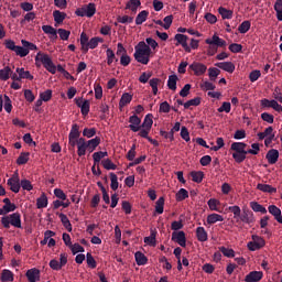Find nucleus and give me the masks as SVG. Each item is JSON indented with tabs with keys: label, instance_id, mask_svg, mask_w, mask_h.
I'll use <instances>...</instances> for the list:
<instances>
[{
	"label": "nucleus",
	"instance_id": "obj_1",
	"mask_svg": "<svg viewBox=\"0 0 282 282\" xmlns=\"http://www.w3.org/2000/svg\"><path fill=\"white\" fill-rule=\"evenodd\" d=\"M159 47V44L155 40H152V37H148L144 41H140L137 46H134V53L133 57L134 61L142 65H148L151 58L152 50H156Z\"/></svg>",
	"mask_w": 282,
	"mask_h": 282
},
{
	"label": "nucleus",
	"instance_id": "obj_2",
	"mask_svg": "<svg viewBox=\"0 0 282 282\" xmlns=\"http://www.w3.org/2000/svg\"><path fill=\"white\" fill-rule=\"evenodd\" d=\"M22 46L15 45V42L12 40L4 41V47L7 50L14 52L17 56H20V58H23L29 55L30 51H37V46L34 43H31L26 40L21 41Z\"/></svg>",
	"mask_w": 282,
	"mask_h": 282
},
{
	"label": "nucleus",
	"instance_id": "obj_3",
	"mask_svg": "<svg viewBox=\"0 0 282 282\" xmlns=\"http://www.w3.org/2000/svg\"><path fill=\"white\" fill-rule=\"evenodd\" d=\"M245 149H247V143L243 142H234L230 144V151H234L232 159L236 163L241 164L247 159L249 153Z\"/></svg>",
	"mask_w": 282,
	"mask_h": 282
},
{
	"label": "nucleus",
	"instance_id": "obj_4",
	"mask_svg": "<svg viewBox=\"0 0 282 282\" xmlns=\"http://www.w3.org/2000/svg\"><path fill=\"white\" fill-rule=\"evenodd\" d=\"M43 66L47 73L55 75V64H53L52 58H50L48 54L40 52L35 54V67Z\"/></svg>",
	"mask_w": 282,
	"mask_h": 282
},
{
	"label": "nucleus",
	"instance_id": "obj_5",
	"mask_svg": "<svg viewBox=\"0 0 282 282\" xmlns=\"http://www.w3.org/2000/svg\"><path fill=\"white\" fill-rule=\"evenodd\" d=\"M2 227L6 229H10V226H13L14 228L22 229V221L20 213H13L9 216H4L1 218Z\"/></svg>",
	"mask_w": 282,
	"mask_h": 282
},
{
	"label": "nucleus",
	"instance_id": "obj_6",
	"mask_svg": "<svg viewBox=\"0 0 282 282\" xmlns=\"http://www.w3.org/2000/svg\"><path fill=\"white\" fill-rule=\"evenodd\" d=\"M265 246V240H263L262 237H259L258 235L251 236V241L248 242L247 248L251 252H256L257 250H260Z\"/></svg>",
	"mask_w": 282,
	"mask_h": 282
},
{
	"label": "nucleus",
	"instance_id": "obj_7",
	"mask_svg": "<svg viewBox=\"0 0 282 282\" xmlns=\"http://www.w3.org/2000/svg\"><path fill=\"white\" fill-rule=\"evenodd\" d=\"M236 219V224H247V225H252L256 223V218L253 217V213L249 209H242V214H239L238 218Z\"/></svg>",
	"mask_w": 282,
	"mask_h": 282
},
{
	"label": "nucleus",
	"instance_id": "obj_8",
	"mask_svg": "<svg viewBox=\"0 0 282 282\" xmlns=\"http://www.w3.org/2000/svg\"><path fill=\"white\" fill-rule=\"evenodd\" d=\"M128 122H130V126H128V129L131 130V132H139L141 129L142 120L137 115L130 116Z\"/></svg>",
	"mask_w": 282,
	"mask_h": 282
},
{
	"label": "nucleus",
	"instance_id": "obj_9",
	"mask_svg": "<svg viewBox=\"0 0 282 282\" xmlns=\"http://www.w3.org/2000/svg\"><path fill=\"white\" fill-rule=\"evenodd\" d=\"M205 43H206V45H209L210 47H226L227 46L226 41H224L223 39H220L217 35H214L212 37V40L210 39L205 40Z\"/></svg>",
	"mask_w": 282,
	"mask_h": 282
},
{
	"label": "nucleus",
	"instance_id": "obj_10",
	"mask_svg": "<svg viewBox=\"0 0 282 282\" xmlns=\"http://www.w3.org/2000/svg\"><path fill=\"white\" fill-rule=\"evenodd\" d=\"M189 40V37L187 35L184 34H176L175 35V41H176V45H181L182 47H184V51L187 53H191V47L189 44H187V41Z\"/></svg>",
	"mask_w": 282,
	"mask_h": 282
},
{
	"label": "nucleus",
	"instance_id": "obj_11",
	"mask_svg": "<svg viewBox=\"0 0 282 282\" xmlns=\"http://www.w3.org/2000/svg\"><path fill=\"white\" fill-rule=\"evenodd\" d=\"M76 106L79 107L80 109V115L83 116H88L89 113V100L85 99V101H83V98H76Z\"/></svg>",
	"mask_w": 282,
	"mask_h": 282
},
{
	"label": "nucleus",
	"instance_id": "obj_12",
	"mask_svg": "<svg viewBox=\"0 0 282 282\" xmlns=\"http://www.w3.org/2000/svg\"><path fill=\"white\" fill-rule=\"evenodd\" d=\"M188 69L194 72V75H196V76H202L206 73L205 64H202V63H198V62L192 63L191 66H188Z\"/></svg>",
	"mask_w": 282,
	"mask_h": 282
},
{
	"label": "nucleus",
	"instance_id": "obj_13",
	"mask_svg": "<svg viewBox=\"0 0 282 282\" xmlns=\"http://www.w3.org/2000/svg\"><path fill=\"white\" fill-rule=\"evenodd\" d=\"M172 241H175L182 248L186 246L185 232L184 231H173Z\"/></svg>",
	"mask_w": 282,
	"mask_h": 282
},
{
	"label": "nucleus",
	"instance_id": "obj_14",
	"mask_svg": "<svg viewBox=\"0 0 282 282\" xmlns=\"http://www.w3.org/2000/svg\"><path fill=\"white\" fill-rule=\"evenodd\" d=\"M260 104H261L262 107H268V108L274 109V111H278V112L282 111L281 105L278 104V101L274 100V99H272V100L262 99Z\"/></svg>",
	"mask_w": 282,
	"mask_h": 282
},
{
	"label": "nucleus",
	"instance_id": "obj_15",
	"mask_svg": "<svg viewBox=\"0 0 282 282\" xmlns=\"http://www.w3.org/2000/svg\"><path fill=\"white\" fill-rule=\"evenodd\" d=\"M267 210L269 212V214H271V216L274 217V219H275V221H278V224L282 225L281 209L278 208L276 205H269Z\"/></svg>",
	"mask_w": 282,
	"mask_h": 282
},
{
	"label": "nucleus",
	"instance_id": "obj_16",
	"mask_svg": "<svg viewBox=\"0 0 282 282\" xmlns=\"http://www.w3.org/2000/svg\"><path fill=\"white\" fill-rule=\"evenodd\" d=\"M25 276L29 282H37L40 281V270L36 268L29 269L26 270Z\"/></svg>",
	"mask_w": 282,
	"mask_h": 282
},
{
	"label": "nucleus",
	"instance_id": "obj_17",
	"mask_svg": "<svg viewBox=\"0 0 282 282\" xmlns=\"http://www.w3.org/2000/svg\"><path fill=\"white\" fill-rule=\"evenodd\" d=\"M262 278V271H251L247 276H245V282H260Z\"/></svg>",
	"mask_w": 282,
	"mask_h": 282
},
{
	"label": "nucleus",
	"instance_id": "obj_18",
	"mask_svg": "<svg viewBox=\"0 0 282 282\" xmlns=\"http://www.w3.org/2000/svg\"><path fill=\"white\" fill-rule=\"evenodd\" d=\"M215 67H218L219 69L227 72L229 74L235 73L236 66L232 64V62H220L215 64Z\"/></svg>",
	"mask_w": 282,
	"mask_h": 282
},
{
	"label": "nucleus",
	"instance_id": "obj_19",
	"mask_svg": "<svg viewBox=\"0 0 282 282\" xmlns=\"http://www.w3.org/2000/svg\"><path fill=\"white\" fill-rule=\"evenodd\" d=\"M265 159L269 164H276L278 159H280V152L278 150H269L267 151Z\"/></svg>",
	"mask_w": 282,
	"mask_h": 282
},
{
	"label": "nucleus",
	"instance_id": "obj_20",
	"mask_svg": "<svg viewBox=\"0 0 282 282\" xmlns=\"http://www.w3.org/2000/svg\"><path fill=\"white\" fill-rule=\"evenodd\" d=\"M35 206L37 209H43L48 207V197L45 193H42L40 198L36 199Z\"/></svg>",
	"mask_w": 282,
	"mask_h": 282
},
{
	"label": "nucleus",
	"instance_id": "obj_21",
	"mask_svg": "<svg viewBox=\"0 0 282 282\" xmlns=\"http://www.w3.org/2000/svg\"><path fill=\"white\" fill-rule=\"evenodd\" d=\"M134 261L137 265L142 267L148 264V257L144 256L141 251L134 252Z\"/></svg>",
	"mask_w": 282,
	"mask_h": 282
},
{
	"label": "nucleus",
	"instance_id": "obj_22",
	"mask_svg": "<svg viewBox=\"0 0 282 282\" xmlns=\"http://www.w3.org/2000/svg\"><path fill=\"white\" fill-rule=\"evenodd\" d=\"M196 238L199 242H206L208 240V234L206 232L204 227L196 228Z\"/></svg>",
	"mask_w": 282,
	"mask_h": 282
},
{
	"label": "nucleus",
	"instance_id": "obj_23",
	"mask_svg": "<svg viewBox=\"0 0 282 282\" xmlns=\"http://www.w3.org/2000/svg\"><path fill=\"white\" fill-rule=\"evenodd\" d=\"M177 80H178V77L176 74L170 75L167 77V89L173 91L177 90Z\"/></svg>",
	"mask_w": 282,
	"mask_h": 282
},
{
	"label": "nucleus",
	"instance_id": "obj_24",
	"mask_svg": "<svg viewBox=\"0 0 282 282\" xmlns=\"http://www.w3.org/2000/svg\"><path fill=\"white\" fill-rule=\"evenodd\" d=\"M99 144H100V138L95 137L91 140L87 141V144L85 145L88 148L89 153H94L95 149H97Z\"/></svg>",
	"mask_w": 282,
	"mask_h": 282
},
{
	"label": "nucleus",
	"instance_id": "obj_25",
	"mask_svg": "<svg viewBox=\"0 0 282 282\" xmlns=\"http://www.w3.org/2000/svg\"><path fill=\"white\" fill-rule=\"evenodd\" d=\"M156 229H151V236L143 238V242L148 246L156 247Z\"/></svg>",
	"mask_w": 282,
	"mask_h": 282
},
{
	"label": "nucleus",
	"instance_id": "obj_26",
	"mask_svg": "<svg viewBox=\"0 0 282 282\" xmlns=\"http://www.w3.org/2000/svg\"><path fill=\"white\" fill-rule=\"evenodd\" d=\"M257 189H259V191L262 192V193H269V194H274V193H276V188H275V187H272V186L269 185V184L259 183V184H257Z\"/></svg>",
	"mask_w": 282,
	"mask_h": 282
},
{
	"label": "nucleus",
	"instance_id": "obj_27",
	"mask_svg": "<svg viewBox=\"0 0 282 282\" xmlns=\"http://www.w3.org/2000/svg\"><path fill=\"white\" fill-rule=\"evenodd\" d=\"M192 182L196 184H202L203 177H205V173L202 171H192L191 172Z\"/></svg>",
	"mask_w": 282,
	"mask_h": 282
},
{
	"label": "nucleus",
	"instance_id": "obj_28",
	"mask_svg": "<svg viewBox=\"0 0 282 282\" xmlns=\"http://www.w3.org/2000/svg\"><path fill=\"white\" fill-rule=\"evenodd\" d=\"M217 221H224V217L219 214H209L206 218V223L212 226L214 224H217Z\"/></svg>",
	"mask_w": 282,
	"mask_h": 282
},
{
	"label": "nucleus",
	"instance_id": "obj_29",
	"mask_svg": "<svg viewBox=\"0 0 282 282\" xmlns=\"http://www.w3.org/2000/svg\"><path fill=\"white\" fill-rule=\"evenodd\" d=\"M141 6L140 0H130L126 2V10H130L133 13H137V9Z\"/></svg>",
	"mask_w": 282,
	"mask_h": 282
},
{
	"label": "nucleus",
	"instance_id": "obj_30",
	"mask_svg": "<svg viewBox=\"0 0 282 282\" xmlns=\"http://www.w3.org/2000/svg\"><path fill=\"white\" fill-rule=\"evenodd\" d=\"M250 208H251V210H253V213H260L262 215L268 214V209H265V207H263L262 205H260L257 202H251Z\"/></svg>",
	"mask_w": 282,
	"mask_h": 282
},
{
	"label": "nucleus",
	"instance_id": "obj_31",
	"mask_svg": "<svg viewBox=\"0 0 282 282\" xmlns=\"http://www.w3.org/2000/svg\"><path fill=\"white\" fill-rule=\"evenodd\" d=\"M59 221L67 229L68 232L73 231V225H70L69 218L65 214L58 215Z\"/></svg>",
	"mask_w": 282,
	"mask_h": 282
},
{
	"label": "nucleus",
	"instance_id": "obj_32",
	"mask_svg": "<svg viewBox=\"0 0 282 282\" xmlns=\"http://www.w3.org/2000/svg\"><path fill=\"white\" fill-rule=\"evenodd\" d=\"M149 11H141L137 18H134V24L142 25L148 20Z\"/></svg>",
	"mask_w": 282,
	"mask_h": 282
},
{
	"label": "nucleus",
	"instance_id": "obj_33",
	"mask_svg": "<svg viewBox=\"0 0 282 282\" xmlns=\"http://www.w3.org/2000/svg\"><path fill=\"white\" fill-rule=\"evenodd\" d=\"M80 135H82V132H79L78 123H74L73 128H70V132L68 133V139L78 140Z\"/></svg>",
	"mask_w": 282,
	"mask_h": 282
},
{
	"label": "nucleus",
	"instance_id": "obj_34",
	"mask_svg": "<svg viewBox=\"0 0 282 282\" xmlns=\"http://www.w3.org/2000/svg\"><path fill=\"white\" fill-rule=\"evenodd\" d=\"M7 185L10 187V191L13 192L14 194L20 192V181L8 180Z\"/></svg>",
	"mask_w": 282,
	"mask_h": 282
},
{
	"label": "nucleus",
	"instance_id": "obj_35",
	"mask_svg": "<svg viewBox=\"0 0 282 282\" xmlns=\"http://www.w3.org/2000/svg\"><path fill=\"white\" fill-rule=\"evenodd\" d=\"M84 10L86 12V17L91 18L95 15V12H97V9L95 8V3L94 2H89L88 4H86L85 8L80 9Z\"/></svg>",
	"mask_w": 282,
	"mask_h": 282
},
{
	"label": "nucleus",
	"instance_id": "obj_36",
	"mask_svg": "<svg viewBox=\"0 0 282 282\" xmlns=\"http://www.w3.org/2000/svg\"><path fill=\"white\" fill-rule=\"evenodd\" d=\"M202 104V98L196 97L194 99H188L184 102V109H189L191 107H197Z\"/></svg>",
	"mask_w": 282,
	"mask_h": 282
},
{
	"label": "nucleus",
	"instance_id": "obj_37",
	"mask_svg": "<svg viewBox=\"0 0 282 282\" xmlns=\"http://www.w3.org/2000/svg\"><path fill=\"white\" fill-rule=\"evenodd\" d=\"M99 43H104V40L101 37H91L88 42H86L85 46H88L91 50H95L98 47Z\"/></svg>",
	"mask_w": 282,
	"mask_h": 282
},
{
	"label": "nucleus",
	"instance_id": "obj_38",
	"mask_svg": "<svg viewBox=\"0 0 282 282\" xmlns=\"http://www.w3.org/2000/svg\"><path fill=\"white\" fill-rule=\"evenodd\" d=\"M132 100V96L128 93L122 94L121 99L119 100V108L126 107Z\"/></svg>",
	"mask_w": 282,
	"mask_h": 282
},
{
	"label": "nucleus",
	"instance_id": "obj_39",
	"mask_svg": "<svg viewBox=\"0 0 282 282\" xmlns=\"http://www.w3.org/2000/svg\"><path fill=\"white\" fill-rule=\"evenodd\" d=\"M218 14H220L221 19H224V20L232 19V11L227 10L224 7L218 8Z\"/></svg>",
	"mask_w": 282,
	"mask_h": 282
},
{
	"label": "nucleus",
	"instance_id": "obj_40",
	"mask_svg": "<svg viewBox=\"0 0 282 282\" xmlns=\"http://www.w3.org/2000/svg\"><path fill=\"white\" fill-rule=\"evenodd\" d=\"M1 282H13V273L8 269L2 270Z\"/></svg>",
	"mask_w": 282,
	"mask_h": 282
},
{
	"label": "nucleus",
	"instance_id": "obj_41",
	"mask_svg": "<svg viewBox=\"0 0 282 282\" xmlns=\"http://www.w3.org/2000/svg\"><path fill=\"white\" fill-rule=\"evenodd\" d=\"M66 17L67 14H65L64 12L53 11V19L55 20L56 24H62Z\"/></svg>",
	"mask_w": 282,
	"mask_h": 282
},
{
	"label": "nucleus",
	"instance_id": "obj_42",
	"mask_svg": "<svg viewBox=\"0 0 282 282\" xmlns=\"http://www.w3.org/2000/svg\"><path fill=\"white\" fill-rule=\"evenodd\" d=\"M252 26V24L250 23V21H243L241 24H239L238 26V32L239 34H247L248 31H250V28Z\"/></svg>",
	"mask_w": 282,
	"mask_h": 282
},
{
	"label": "nucleus",
	"instance_id": "obj_43",
	"mask_svg": "<svg viewBox=\"0 0 282 282\" xmlns=\"http://www.w3.org/2000/svg\"><path fill=\"white\" fill-rule=\"evenodd\" d=\"M17 74H19L20 78H24L26 80L34 79V76H32L30 72H28L23 68H20V67L17 68Z\"/></svg>",
	"mask_w": 282,
	"mask_h": 282
},
{
	"label": "nucleus",
	"instance_id": "obj_44",
	"mask_svg": "<svg viewBox=\"0 0 282 282\" xmlns=\"http://www.w3.org/2000/svg\"><path fill=\"white\" fill-rule=\"evenodd\" d=\"M109 176H110V189L118 191V187H119L118 176L113 172H110Z\"/></svg>",
	"mask_w": 282,
	"mask_h": 282
},
{
	"label": "nucleus",
	"instance_id": "obj_45",
	"mask_svg": "<svg viewBox=\"0 0 282 282\" xmlns=\"http://www.w3.org/2000/svg\"><path fill=\"white\" fill-rule=\"evenodd\" d=\"M12 74H13V72H11V68L9 66H7V67L0 69V79L6 82V80L10 79V75H12Z\"/></svg>",
	"mask_w": 282,
	"mask_h": 282
},
{
	"label": "nucleus",
	"instance_id": "obj_46",
	"mask_svg": "<svg viewBox=\"0 0 282 282\" xmlns=\"http://www.w3.org/2000/svg\"><path fill=\"white\" fill-rule=\"evenodd\" d=\"M164 213V198L159 197L155 202V214L161 215Z\"/></svg>",
	"mask_w": 282,
	"mask_h": 282
},
{
	"label": "nucleus",
	"instance_id": "obj_47",
	"mask_svg": "<svg viewBox=\"0 0 282 282\" xmlns=\"http://www.w3.org/2000/svg\"><path fill=\"white\" fill-rule=\"evenodd\" d=\"M106 55H107V65L111 66L113 62H118V58H116V54L111 48H107Z\"/></svg>",
	"mask_w": 282,
	"mask_h": 282
},
{
	"label": "nucleus",
	"instance_id": "obj_48",
	"mask_svg": "<svg viewBox=\"0 0 282 282\" xmlns=\"http://www.w3.org/2000/svg\"><path fill=\"white\" fill-rule=\"evenodd\" d=\"M152 115H145L143 122H141V129H152Z\"/></svg>",
	"mask_w": 282,
	"mask_h": 282
},
{
	"label": "nucleus",
	"instance_id": "obj_49",
	"mask_svg": "<svg viewBox=\"0 0 282 282\" xmlns=\"http://www.w3.org/2000/svg\"><path fill=\"white\" fill-rule=\"evenodd\" d=\"M148 83H149V86H151L152 94H154V96H156L158 95V86L160 85L161 79L152 78V79L148 80Z\"/></svg>",
	"mask_w": 282,
	"mask_h": 282
},
{
	"label": "nucleus",
	"instance_id": "obj_50",
	"mask_svg": "<svg viewBox=\"0 0 282 282\" xmlns=\"http://www.w3.org/2000/svg\"><path fill=\"white\" fill-rule=\"evenodd\" d=\"M189 198V193L187 192V189L181 188L177 193H176V202H182Z\"/></svg>",
	"mask_w": 282,
	"mask_h": 282
},
{
	"label": "nucleus",
	"instance_id": "obj_51",
	"mask_svg": "<svg viewBox=\"0 0 282 282\" xmlns=\"http://www.w3.org/2000/svg\"><path fill=\"white\" fill-rule=\"evenodd\" d=\"M218 250L224 254L226 258H235V250L226 247H220Z\"/></svg>",
	"mask_w": 282,
	"mask_h": 282
},
{
	"label": "nucleus",
	"instance_id": "obj_52",
	"mask_svg": "<svg viewBox=\"0 0 282 282\" xmlns=\"http://www.w3.org/2000/svg\"><path fill=\"white\" fill-rule=\"evenodd\" d=\"M218 75H220V69H218L217 67L208 68L209 80L215 82V79H217Z\"/></svg>",
	"mask_w": 282,
	"mask_h": 282
},
{
	"label": "nucleus",
	"instance_id": "obj_53",
	"mask_svg": "<svg viewBox=\"0 0 282 282\" xmlns=\"http://www.w3.org/2000/svg\"><path fill=\"white\" fill-rule=\"evenodd\" d=\"M101 165H104V169L107 171H116L117 166L115 163H112L111 159H106L101 161Z\"/></svg>",
	"mask_w": 282,
	"mask_h": 282
},
{
	"label": "nucleus",
	"instance_id": "obj_54",
	"mask_svg": "<svg viewBox=\"0 0 282 282\" xmlns=\"http://www.w3.org/2000/svg\"><path fill=\"white\" fill-rule=\"evenodd\" d=\"M28 162H29V152L20 153L19 159H17V164L23 165V164H28Z\"/></svg>",
	"mask_w": 282,
	"mask_h": 282
},
{
	"label": "nucleus",
	"instance_id": "obj_55",
	"mask_svg": "<svg viewBox=\"0 0 282 282\" xmlns=\"http://www.w3.org/2000/svg\"><path fill=\"white\" fill-rule=\"evenodd\" d=\"M97 134V129L96 128H85L83 130V137L85 138H94Z\"/></svg>",
	"mask_w": 282,
	"mask_h": 282
},
{
	"label": "nucleus",
	"instance_id": "obj_56",
	"mask_svg": "<svg viewBox=\"0 0 282 282\" xmlns=\"http://www.w3.org/2000/svg\"><path fill=\"white\" fill-rule=\"evenodd\" d=\"M86 263L88 264V268L96 269L97 268V261H95L94 256L91 253H86Z\"/></svg>",
	"mask_w": 282,
	"mask_h": 282
},
{
	"label": "nucleus",
	"instance_id": "obj_57",
	"mask_svg": "<svg viewBox=\"0 0 282 282\" xmlns=\"http://www.w3.org/2000/svg\"><path fill=\"white\" fill-rule=\"evenodd\" d=\"M67 247L70 248V251L73 252V254H78L79 252H85V248H83L82 245H79V243H74V245H70Z\"/></svg>",
	"mask_w": 282,
	"mask_h": 282
},
{
	"label": "nucleus",
	"instance_id": "obj_58",
	"mask_svg": "<svg viewBox=\"0 0 282 282\" xmlns=\"http://www.w3.org/2000/svg\"><path fill=\"white\" fill-rule=\"evenodd\" d=\"M20 185L23 191L31 192L33 189L32 183L29 180L20 181Z\"/></svg>",
	"mask_w": 282,
	"mask_h": 282
},
{
	"label": "nucleus",
	"instance_id": "obj_59",
	"mask_svg": "<svg viewBox=\"0 0 282 282\" xmlns=\"http://www.w3.org/2000/svg\"><path fill=\"white\" fill-rule=\"evenodd\" d=\"M53 194L55 195L56 198L59 200H67V195H65L63 189L55 188L53 189Z\"/></svg>",
	"mask_w": 282,
	"mask_h": 282
},
{
	"label": "nucleus",
	"instance_id": "obj_60",
	"mask_svg": "<svg viewBox=\"0 0 282 282\" xmlns=\"http://www.w3.org/2000/svg\"><path fill=\"white\" fill-rule=\"evenodd\" d=\"M151 77H152V73L143 72L142 75H140L139 77V83L145 85L150 82L149 79H151Z\"/></svg>",
	"mask_w": 282,
	"mask_h": 282
},
{
	"label": "nucleus",
	"instance_id": "obj_61",
	"mask_svg": "<svg viewBox=\"0 0 282 282\" xmlns=\"http://www.w3.org/2000/svg\"><path fill=\"white\" fill-rule=\"evenodd\" d=\"M229 51L232 52L234 54H238L241 51H243V46L238 43H232L229 45Z\"/></svg>",
	"mask_w": 282,
	"mask_h": 282
},
{
	"label": "nucleus",
	"instance_id": "obj_62",
	"mask_svg": "<svg viewBox=\"0 0 282 282\" xmlns=\"http://www.w3.org/2000/svg\"><path fill=\"white\" fill-rule=\"evenodd\" d=\"M69 35H70V31L64 30V29H58L59 40L67 41V40H69Z\"/></svg>",
	"mask_w": 282,
	"mask_h": 282
},
{
	"label": "nucleus",
	"instance_id": "obj_63",
	"mask_svg": "<svg viewBox=\"0 0 282 282\" xmlns=\"http://www.w3.org/2000/svg\"><path fill=\"white\" fill-rule=\"evenodd\" d=\"M117 21L119 24H131L133 22V18L132 17H118Z\"/></svg>",
	"mask_w": 282,
	"mask_h": 282
},
{
	"label": "nucleus",
	"instance_id": "obj_64",
	"mask_svg": "<svg viewBox=\"0 0 282 282\" xmlns=\"http://www.w3.org/2000/svg\"><path fill=\"white\" fill-rule=\"evenodd\" d=\"M64 267H65V264L59 263L57 260L50 261V268L53 271H61V269Z\"/></svg>",
	"mask_w": 282,
	"mask_h": 282
}]
</instances>
